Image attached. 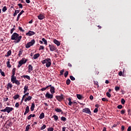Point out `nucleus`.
<instances>
[{
    "mask_svg": "<svg viewBox=\"0 0 131 131\" xmlns=\"http://www.w3.org/2000/svg\"><path fill=\"white\" fill-rule=\"evenodd\" d=\"M44 48H45L44 46H42L41 45H40V48H39V50H41V49L43 50L44 49Z\"/></svg>",
    "mask_w": 131,
    "mask_h": 131,
    "instance_id": "obj_57",
    "label": "nucleus"
},
{
    "mask_svg": "<svg viewBox=\"0 0 131 131\" xmlns=\"http://www.w3.org/2000/svg\"><path fill=\"white\" fill-rule=\"evenodd\" d=\"M20 95L19 94H15V95H14L13 96V99H17V98H19Z\"/></svg>",
    "mask_w": 131,
    "mask_h": 131,
    "instance_id": "obj_31",
    "label": "nucleus"
},
{
    "mask_svg": "<svg viewBox=\"0 0 131 131\" xmlns=\"http://www.w3.org/2000/svg\"><path fill=\"white\" fill-rule=\"evenodd\" d=\"M11 82H12V83H16V77L15 76V75H12L11 76Z\"/></svg>",
    "mask_w": 131,
    "mask_h": 131,
    "instance_id": "obj_13",
    "label": "nucleus"
},
{
    "mask_svg": "<svg viewBox=\"0 0 131 131\" xmlns=\"http://www.w3.org/2000/svg\"><path fill=\"white\" fill-rule=\"evenodd\" d=\"M48 131H54L53 127H49L48 129Z\"/></svg>",
    "mask_w": 131,
    "mask_h": 131,
    "instance_id": "obj_44",
    "label": "nucleus"
},
{
    "mask_svg": "<svg viewBox=\"0 0 131 131\" xmlns=\"http://www.w3.org/2000/svg\"><path fill=\"white\" fill-rule=\"evenodd\" d=\"M15 84H16L17 85H19L20 84L19 81H18V80H17L16 77V78H15Z\"/></svg>",
    "mask_w": 131,
    "mask_h": 131,
    "instance_id": "obj_39",
    "label": "nucleus"
},
{
    "mask_svg": "<svg viewBox=\"0 0 131 131\" xmlns=\"http://www.w3.org/2000/svg\"><path fill=\"white\" fill-rule=\"evenodd\" d=\"M19 105V102H16V103H15V106H16V107H18Z\"/></svg>",
    "mask_w": 131,
    "mask_h": 131,
    "instance_id": "obj_63",
    "label": "nucleus"
},
{
    "mask_svg": "<svg viewBox=\"0 0 131 131\" xmlns=\"http://www.w3.org/2000/svg\"><path fill=\"white\" fill-rule=\"evenodd\" d=\"M15 30V29H14V28H13L12 29H11V31H10V33L11 34H13L14 31Z\"/></svg>",
    "mask_w": 131,
    "mask_h": 131,
    "instance_id": "obj_56",
    "label": "nucleus"
},
{
    "mask_svg": "<svg viewBox=\"0 0 131 131\" xmlns=\"http://www.w3.org/2000/svg\"><path fill=\"white\" fill-rule=\"evenodd\" d=\"M23 98H27V93H24V95H23Z\"/></svg>",
    "mask_w": 131,
    "mask_h": 131,
    "instance_id": "obj_62",
    "label": "nucleus"
},
{
    "mask_svg": "<svg viewBox=\"0 0 131 131\" xmlns=\"http://www.w3.org/2000/svg\"><path fill=\"white\" fill-rule=\"evenodd\" d=\"M49 87H50V92H51V94H53H53L55 93V88L54 87V86H52V85H48Z\"/></svg>",
    "mask_w": 131,
    "mask_h": 131,
    "instance_id": "obj_8",
    "label": "nucleus"
},
{
    "mask_svg": "<svg viewBox=\"0 0 131 131\" xmlns=\"http://www.w3.org/2000/svg\"><path fill=\"white\" fill-rule=\"evenodd\" d=\"M127 131H130L131 130V126H129L128 127V129H127Z\"/></svg>",
    "mask_w": 131,
    "mask_h": 131,
    "instance_id": "obj_64",
    "label": "nucleus"
},
{
    "mask_svg": "<svg viewBox=\"0 0 131 131\" xmlns=\"http://www.w3.org/2000/svg\"><path fill=\"white\" fill-rule=\"evenodd\" d=\"M30 124H28V125H27V126H26V127L25 131H29L30 129Z\"/></svg>",
    "mask_w": 131,
    "mask_h": 131,
    "instance_id": "obj_34",
    "label": "nucleus"
},
{
    "mask_svg": "<svg viewBox=\"0 0 131 131\" xmlns=\"http://www.w3.org/2000/svg\"><path fill=\"white\" fill-rule=\"evenodd\" d=\"M6 10H7V8L6 6H4V7H3V8L2 9V11H3V12H5L6 11Z\"/></svg>",
    "mask_w": 131,
    "mask_h": 131,
    "instance_id": "obj_46",
    "label": "nucleus"
},
{
    "mask_svg": "<svg viewBox=\"0 0 131 131\" xmlns=\"http://www.w3.org/2000/svg\"><path fill=\"white\" fill-rule=\"evenodd\" d=\"M70 78L72 81H74L75 80V77H73V76H70Z\"/></svg>",
    "mask_w": 131,
    "mask_h": 131,
    "instance_id": "obj_50",
    "label": "nucleus"
},
{
    "mask_svg": "<svg viewBox=\"0 0 131 131\" xmlns=\"http://www.w3.org/2000/svg\"><path fill=\"white\" fill-rule=\"evenodd\" d=\"M126 111L125 109L124 110H122V111H121V114H125Z\"/></svg>",
    "mask_w": 131,
    "mask_h": 131,
    "instance_id": "obj_60",
    "label": "nucleus"
},
{
    "mask_svg": "<svg viewBox=\"0 0 131 131\" xmlns=\"http://www.w3.org/2000/svg\"><path fill=\"white\" fill-rule=\"evenodd\" d=\"M53 118H54L55 121H57L58 120V116L57 115H53Z\"/></svg>",
    "mask_w": 131,
    "mask_h": 131,
    "instance_id": "obj_29",
    "label": "nucleus"
},
{
    "mask_svg": "<svg viewBox=\"0 0 131 131\" xmlns=\"http://www.w3.org/2000/svg\"><path fill=\"white\" fill-rule=\"evenodd\" d=\"M18 6H19V8H23V5L21 3H19V4H18Z\"/></svg>",
    "mask_w": 131,
    "mask_h": 131,
    "instance_id": "obj_51",
    "label": "nucleus"
},
{
    "mask_svg": "<svg viewBox=\"0 0 131 131\" xmlns=\"http://www.w3.org/2000/svg\"><path fill=\"white\" fill-rule=\"evenodd\" d=\"M118 108H122L123 105L122 104H119L117 106Z\"/></svg>",
    "mask_w": 131,
    "mask_h": 131,
    "instance_id": "obj_54",
    "label": "nucleus"
},
{
    "mask_svg": "<svg viewBox=\"0 0 131 131\" xmlns=\"http://www.w3.org/2000/svg\"><path fill=\"white\" fill-rule=\"evenodd\" d=\"M7 66L8 68H11V67H12V66L10 62V59H9V60L7 62Z\"/></svg>",
    "mask_w": 131,
    "mask_h": 131,
    "instance_id": "obj_28",
    "label": "nucleus"
},
{
    "mask_svg": "<svg viewBox=\"0 0 131 131\" xmlns=\"http://www.w3.org/2000/svg\"><path fill=\"white\" fill-rule=\"evenodd\" d=\"M46 127H47L46 125H45V124H44V125H43V126H42L40 127V129H41V130H43V129H45V128H46Z\"/></svg>",
    "mask_w": 131,
    "mask_h": 131,
    "instance_id": "obj_35",
    "label": "nucleus"
},
{
    "mask_svg": "<svg viewBox=\"0 0 131 131\" xmlns=\"http://www.w3.org/2000/svg\"><path fill=\"white\" fill-rule=\"evenodd\" d=\"M46 97L47 98H53V94H51L50 92H47V93L45 95Z\"/></svg>",
    "mask_w": 131,
    "mask_h": 131,
    "instance_id": "obj_10",
    "label": "nucleus"
},
{
    "mask_svg": "<svg viewBox=\"0 0 131 131\" xmlns=\"http://www.w3.org/2000/svg\"><path fill=\"white\" fill-rule=\"evenodd\" d=\"M2 76H3V77L6 76V74H5V72H3V70H2Z\"/></svg>",
    "mask_w": 131,
    "mask_h": 131,
    "instance_id": "obj_58",
    "label": "nucleus"
},
{
    "mask_svg": "<svg viewBox=\"0 0 131 131\" xmlns=\"http://www.w3.org/2000/svg\"><path fill=\"white\" fill-rule=\"evenodd\" d=\"M94 85H97V87H99V84L98 81H94Z\"/></svg>",
    "mask_w": 131,
    "mask_h": 131,
    "instance_id": "obj_48",
    "label": "nucleus"
},
{
    "mask_svg": "<svg viewBox=\"0 0 131 131\" xmlns=\"http://www.w3.org/2000/svg\"><path fill=\"white\" fill-rule=\"evenodd\" d=\"M121 102L122 104H124V103L125 102V100L124 98H122Z\"/></svg>",
    "mask_w": 131,
    "mask_h": 131,
    "instance_id": "obj_49",
    "label": "nucleus"
},
{
    "mask_svg": "<svg viewBox=\"0 0 131 131\" xmlns=\"http://www.w3.org/2000/svg\"><path fill=\"white\" fill-rule=\"evenodd\" d=\"M21 54H23V49H20L18 53V56H21Z\"/></svg>",
    "mask_w": 131,
    "mask_h": 131,
    "instance_id": "obj_42",
    "label": "nucleus"
},
{
    "mask_svg": "<svg viewBox=\"0 0 131 131\" xmlns=\"http://www.w3.org/2000/svg\"><path fill=\"white\" fill-rule=\"evenodd\" d=\"M19 12H20V10H15V12L13 14V16H16L17 13H19Z\"/></svg>",
    "mask_w": 131,
    "mask_h": 131,
    "instance_id": "obj_32",
    "label": "nucleus"
},
{
    "mask_svg": "<svg viewBox=\"0 0 131 131\" xmlns=\"http://www.w3.org/2000/svg\"><path fill=\"white\" fill-rule=\"evenodd\" d=\"M22 38V36H19V34L17 33H13L11 36V40H16L17 43L20 42L21 39Z\"/></svg>",
    "mask_w": 131,
    "mask_h": 131,
    "instance_id": "obj_1",
    "label": "nucleus"
},
{
    "mask_svg": "<svg viewBox=\"0 0 131 131\" xmlns=\"http://www.w3.org/2000/svg\"><path fill=\"white\" fill-rule=\"evenodd\" d=\"M8 97H4V101H8Z\"/></svg>",
    "mask_w": 131,
    "mask_h": 131,
    "instance_id": "obj_61",
    "label": "nucleus"
},
{
    "mask_svg": "<svg viewBox=\"0 0 131 131\" xmlns=\"http://www.w3.org/2000/svg\"><path fill=\"white\" fill-rule=\"evenodd\" d=\"M82 112L83 113H86V114H89V115H92V112L89 107H85L83 108Z\"/></svg>",
    "mask_w": 131,
    "mask_h": 131,
    "instance_id": "obj_6",
    "label": "nucleus"
},
{
    "mask_svg": "<svg viewBox=\"0 0 131 131\" xmlns=\"http://www.w3.org/2000/svg\"><path fill=\"white\" fill-rule=\"evenodd\" d=\"M11 54H12V50H9V51H8L7 54L5 55V56H7V57L10 56V55H11Z\"/></svg>",
    "mask_w": 131,
    "mask_h": 131,
    "instance_id": "obj_23",
    "label": "nucleus"
},
{
    "mask_svg": "<svg viewBox=\"0 0 131 131\" xmlns=\"http://www.w3.org/2000/svg\"><path fill=\"white\" fill-rule=\"evenodd\" d=\"M55 97L59 101H62L64 98L63 94H61L60 95H56Z\"/></svg>",
    "mask_w": 131,
    "mask_h": 131,
    "instance_id": "obj_7",
    "label": "nucleus"
},
{
    "mask_svg": "<svg viewBox=\"0 0 131 131\" xmlns=\"http://www.w3.org/2000/svg\"><path fill=\"white\" fill-rule=\"evenodd\" d=\"M39 118L40 119H43V118H45V114H44V113H41V114H40Z\"/></svg>",
    "mask_w": 131,
    "mask_h": 131,
    "instance_id": "obj_25",
    "label": "nucleus"
},
{
    "mask_svg": "<svg viewBox=\"0 0 131 131\" xmlns=\"http://www.w3.org/2000/svg\"><path fill=\"white\" fill-rule=\"evenodd\" d=\"M15 72H16V68H13V70H12V75H15Z\"/></svg>",
    "mask_w": 131,
    "mask_h": 131,
    "instance_id": "obj_41",
    "label": "nucleus"
},
{
    "mask_svg": "<svg viewBox=\"0 0 131 131\" xmlns=\"http://www.w3.org/2000/svg\"><path fill=\"white\" fill-rule=\"evenodd\" d=\"M32 96H31V95H28V97H26V98H25V101H28L29 100H31V99H32Z\"/></svg>",
    "mask_w": 131,
    "mask_h": 131,
    "instance_id": "obj_20",
    "label": "nucleus"
},
{
    "mask_svg": "<svg viewBox=\"0 0 131 131\" xmlns=\"http://www.w3.org/2000/svg\"><path fill=\"white\" fill-rule=\"evenodd\" d=\"M68 75H69V71H66V72H65V73L64 74V76L65 78H67L68 77Z\"/></svg>",
    "mask_w": 131,
    "mask_h": 131,
    "instance_id": "obj_40",
    "label": "nucleus"
},
{
    "mask_svg": "<svg viewBox=\"0 0 131 131\" xmlns=\"http://www.w3.org/2000/svg\"><path fill=\"white\" fill-rule=\"evenodd\" d=\"M76 96L78 99H81L82 96L81 95V94H76Z\"/></svg>",
    "mask_w": 131,
    "mask_h": 131,
    "instance_id": "obj_38",
    "label": "nucleus"
},
{
    "mask_svg": "<svg viewBox=\"0 0 131 131\" xmlns=\"http://www.w3.org/2000/svg\"><path fill=\"white\" fill-rule=\"evenodd\" d=\"M40 56V53H36L34 55L33 58L34 59H36Z\"/></svg>",
    "mask_w": 131,
    "mask_h": 131,
    "instance_id": "obj_21",
    "label": "nucleus"
},
{
    "mask_svg": "<svg viewBox=\"0 0 131 131\" xmlns=\"http://www.w3.org/2000/svg\"><path fill=\"white\" fill-rule=\"evenodd\" d=\"M34 107H35V103L34 102H33L31 106V111H34Z\"/></svg>",
    "mask_w": 131,
    "mask_h": 131,
    "instance_id": "obj_26",
    "label": "nucleus"
},
{
    "mask_svg": "<svg viewBox=\"0 0 131 131\" xmlns=\"http://www.w3.org/2000/svg\"><path fill=\"white\" fill-rule=\"evenodd\" d=\"M53 42L55 44H56L57 46H59L60 45V42L59 41H58L56 39H54L53 40Z\"/></svg>",
    "mask_w": 131,
    "mask_h": 131,
    "instance_id": "obj_16",
    "label": "nucleus"
},
{
    "mask_svg": "<svg viewBox=\"0 0 131 131\" xmlns=\"http://www.w3.org/2000/svg\"><path fill=\"white\" fill-rule=\"evenodd\" d=\"M27 36H33V35H35V32L33 31H29L28 33H26Z\"/></svg>",
    "mask_w": 131,
    "mask_h": 131,
    "instance_id": "obj_12",
    "label": "nucleus"
},
{
    "mask_svg": "<svg viewBox=\"0 0 131 131\" xmlns=\"http://www.w3.org/2000/svg\"><path fill=\"white\" fill-rule=\"evenodd\" d=\"M102 100L103 101H107V99L106 98H105V97H103V98H102Z\"/></svg>",
    "mask_w": 131,
    "mask_h": 131,
    "instance_id": "obj_59",
    "label": "nucleus"
},
{
    "mask_svg": "<svg viewBox=\"0 0 131 131\" xmlns=\"http://www.w3.org/2000/svg\"><path fill=\"white\" fill-rule=\"evenodd\" d=\"M49 85L48 86H46V87H43V88L41 89V90H42V91H44L45 90H46V89H47V88H49Z\"/></svg>",
    "mask_w": 131,
    "mask_h": 131,
    "instance_id": "obj_43",
    "label": "nucleus"
},
{
    "mask_svg": "<svg viewBox=\"0 0 131 131\" xmlns=\"http://www.w3.org/2000/svg\"><path fill=\"white\" fill-rule=\"evenodd\" d=\"M12 87H13L12 84L9 82L7 84V89H9V88H12Z\"/></svg>",
    "mask_w": 131,
    "mask_h": 131,
    "instance_id": "obj_24",
    "label": "nucleus"
},
{
    "mask_svg": "<svg viewBox=\"0 0 131 131\" xmlns=\"http://www.w3.org/2000/svg\"><path fill=\"white\" fill-rule=\"evenodd\" d=\"M71 82V81L70 79H67V80L66 81L67 85H70Z\"/></svg>",
    "mask_w": 131,
    "mask_h": 131,
    "instance_id": "obj_36",
    "label": "nucleus"
},
{
    "mask_svg": "<svg viewBox=\"0 0 131 131\" xmlns=\"http://www.w3.org/2000/svg\"><path fill=\"white\" fill-rule=\"evenodd\" d=\"M27 61H28L27 58H25V57H23L22 59L19 60L17 67L20 68V67H21V66H23V64H24V63H26Z\"/></svg>",
    "mask_w": 131,
    "mask_h": 131,
    "instance_id": "obj_3",
    "label": "nucleus"
},
{
    "mask_svg": "<svg viewBox=\"0 0 131 131\" xmlns=\"http://www.w3.org/2000/svg\"><path fill=\"white\" fill-rule=\"evenodd\" d=\"M45 15H43V14H39L38 16V18L40 20L43 19V18H45Z\"/></svg>",
    "mask_w": 131,
    "mask_h": 131,
    "instance_id": "obj_18",
    "label": "nucleus"
},
{
    "mask_svg": "<svg viewBox=\"0 0 131 131\" xmlns=\"http://www.w3.org/2000/svg\"><path fill=\"white\" fill-rule=\"evenodd\" d=\"M120 88L119 86H116L115 88L116 91H119L120 90Z\"/></svg>",
    "mask_w": 131,
    "mask_h": 131,
    "instance_id": "obj_47",
    "label": "nucleus"
},
{
    "mask_svg": "<svg viewBox=\"0 0 131 131\" xmlns=\"http://www.w3.org/2000/svg\"><path fill=\"white\" fill-rule=\"evenodd\" d=\"M55 112H57V113H60L61 108H60L59 107H55Z\"/></svg>",
    "mask_w": 131,
    "mask_h": 131,
    "instance_id": "obj_30",
    "label": "nucleus"
},
{
    "mask_svg": "<svg viewBox=\"0 0 131 131\" xmlns=\"http://www.w3.org/2000/svg\"><path fill=\"white\" fill-rule=\"evenodd\" d=\"M29 86L28 85H25V86H24V93H27V91H29Z\"/></svg>",
    "mask_w": 131,
    "mask_h": 131,
    "instance_id": "obj_15",
    "label": "nucleus"
},
{
    "mask_svg": "<svg viewBox=\"0 0 131 131\" xmlns=\"http://www.w3.org/2000/svg\"><path fill=\"white\" fill-rule=\"evenodd\" d=\"M29 111H30L29 106V105H27V106H26V111L24 113V115H26V114H28V113H29Z\"/></svg>",
    "mask_w": 131,
    "mask_h": 131,
    "instance_id": "obj_19",
    "label": "nucleus"
},
{
    "mask_svg": "<svg viewBox=\"0 0 131 131\" xmlns=\"http://www.w3.org/2000/svg\"><path fill=\"white\" fill-rule=\"evenodd\" d=\"M64 72V69H63V70H61L60 71V75L61 76L62 75H63V73Z\"/></svg>",
    "mask_w": 131,
    "mask_h": 131,
    "instance_id": "obj_45",
    "label": "nucleus"
},
{
    "mask_svg": "<svg viewBox=\"0 0 131 131\" xmlns=\"http://www.w3.org/2000/svg\"><path fill=\"white\" fill-rule=\"evenodd\" d=\"M35 41L34 39H33V40H31V41L30 42H28V43H27L26 45V48H30V47H31V46H33V45H34V44H35Z\"/></svg>",
    "mask_w": 131,
    "mask_h": 131,
    "instance_id": "obj_5",
    "label": "nucleus"
},
{
    "mask_svg": "<svg viewBox=\"0 0 131 131\" xmlns=\"http://www.w3.org/2000/svg\"><path fill=\"white\" fill-rule=\"evenodd\" d=\"M51 58H46L45 59H43L41 61L43 64H45V63H46V67L47 68H50L51 67L52 62H51Z\"/></svg>",
    "mask_w": 131,
    "mask_h": 131,
    "instance_id": "obj_2",
    "label": "nucleus"
},
{
    "mask_svg": "<svg viewBox=\"0 0 131 131\" xmlns=\"http://www.w3.org/2000/svg\"><path fill=\"white\" fill-rule=\"evenodd\" d=\"M49 48L50 51H55V50H56V47H55V45H51V44H50Z\"/></svg>",
    "mask_w": 131,
    "mask_h": 131,
    "instance_id": "obj_11",
    "label": "nucleus"
},
{
    "mask_svg": "<svg viewBox=\"0 0 131 131\" xmlns=\"http://www.w3.org/2000/svg\"><path fill=\"white\" fill-rule=\"evenodd\" d=\"M60 119L61 121H63V122H66V121H67V118H66V117H64L63 116L61 117Z\"/></svg>",
    "mask_w": 131,
    "mask_h": 131,
    "instance_id": "obj_33",
    "label": "nucleus"
},
{
    "mask_svg": "<svg viewBox=\"0 0 131 131\" xmlns=\"http://www.w3.org/2000/svg\"><path fill=\"white\" fill-rule=\"evenodd\" d=\"M106 95L108 97H111V94L110 93V92H106Z\"/></svg>",
    "mask_w": 131,
    "mask_h": 131,
    "instance_id": "obj_53",
    "label": "nucleus"
},
{
    "mask_svg": "<svg viewBox=\"0 0 131 131\" xmlns=\"http://www.w3.org/2000/svg\"><path fill=\"white\" fill-rule=\"evenodd\" d=\"M33 68L32 66V64H29L28 67V72L29 73H31V72L33 71Z\"/></svg>",
    "mask_w": 131,
    "mask_h": 131,
    "instance_id": "obj_17",
    "label": "nucleus"
},
{
    "mask_svg": "<svg viewBox=\"0 0 131 131\" xmlns=\"http://www.w3.org/2000/svg\"><path fill=\"white\" fill-rule=\"evenodd\" d=\"M68 100H69V103H68L69 105H72V104H73V101H72L71 97H69Z\"/></svg>",
    "mask_w": 131,
    "mask_h": 131,
    "instance_id": "obj_22",
    "label": "nucleus"
},
{
    "mask_svg": "<svg viewBox=\"0 0 131 131\" xmlns=\"http://www.w3.org/2000/svg\"><path fill=\"white\" fill-rule=\"evenodd\" d=\"M6 123L7 125L9 126V127H11V126H12L13 125V123L10 119H9V120H7V121H6Z\"/></svg>",
    "mask_w": 131,
    "mask_h": 131,
    "instance_id": "obj_9",
    "label": "nucleus"
},
{
    "mask_svg": "<svg viewBox=\"0 0 131 131\" xmlns=\"http://www.w3.org/2000/svg\"><path fill=\"white\" fill-rule=\"evenodd\" d=\"M98 111V108H97V107H95V108L94 110V113H97Z\"/></svg>",
    "mask_w": 131,
    "mask_h": 131,
    "instance_id": "obj_55",
    "label": "nucleus"
},
{
    "mask_svg": "<svg viewBox=\"0 0 131 131\" xmlns=\"http://www.w3.org/2000/svg\"><path fill=\"white\" fill-rule=\"evenodd\" d=\"M18 29L20 32H25V30H23L21 28V27H18Z\"/></svg>",
    "mask_w": 131,
    "mask_h": 131,
    "instance_id": "obj_52",
    "label": "nucleus"
},
{
    "mask_svg": "<svg viewBox=\"0 0 131 131\" xmlns=\"http://www.w3.org/2000/svg\"><path fill=\"white\" fill-rule=\"evenodd\" d=\"M22 77H23L25 78H26L27 79H28V80H31L30 76H28V75H24V76H22Z\"/></svg>",
    "mask_w": 131,
    "mask_h": 131,
    "instance_id": "obj_27",
    "label": "nucleus"
},
{
    "mask_svg": "<svg viewBox=\"0 0 131 131\" xmlns=\"http://www.w3.org/2000/svg\"><path fill=\"white\" fill-rule=\"evenodd\" d=\"M24 12H25L24 10H21V11H20V12L18 14L17 19H16L17 21L19 20L20 15H21L23 13H24Z\"/></svg>",
    "mask_w": 131,
    "mask_h": 131,
    "instance_id": "obj_14",
    "label": "nucleus"
},
{
    "mask_svg": "<svg viewBox=\"0 0 131 131\" xmlns=\"http://www.w3.org/2000/svg\"><path fill=\"white\" fill-rule=\"evenodd\" d=\"M14 110L13 107H11L10 106H6L5 108L1 110V112H7L8 114L10 113V112H12Z\"/></svg>",
    "mask_w": 131,
    "mask_h": 131,
    "instance_id": "obj_4",
    "label": "nucleus"
},
{
    "mask_svg": "<svg viewBox=\"0 0 131 131\" xmlns=\"http://www.w3.org/2000/svg\"><path fill=\"white\" fill-rule=\"evenodd\" d=\"M42 41H43V42H44V44H45V45H47V44H48L47 40H46V39H45V38H42Z\"/></svg>",
    "mask_w": 131,
    "mask_h": 131,
    "instance_id": "obj_37",
    "label": "nucleus"
}]
</instances>
